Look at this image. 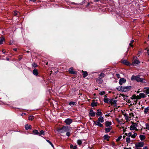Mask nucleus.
Wrapping results in <instances>:
<instances>
[{"instance_id": "obj_40", "label": "nucleus", "mask_w": 149, "mask_h": 149, "mask_svg": "<svg viewBox=\"0 0 149 149\" xmlns=\"http://www.w3.org/2000/svg\"><path fill=\"white\" fill-rule=\"evenodd\" d=\"M46 141L49 143V144L52 146V147L54 148L53 145L49 140H47Z\"/></svg>"}, {"instance_id": "obj_37", "label": "nucleus", "mask_w": 149, "mask_h": 149, "mask_svg": "<svg viewBox=\"0 0 149 149\" xmlns=\"http://www.w3.org/2000/svg\"><path fill=\"white\" fill-rule=\"evenodd\" d=\"M137 135V133H134V134L132 135V136H131V137L133 138H134Z\"/></svg>"}, {"instance_id": "obj_29", "label": "nucleus", "mask_w": 149, "mask_h": 149, "mask_svg": "<svg viewBox=\"0 0 149 149\" xmlns=\"http://www.w3.org/2000/svg\"><path fill=\"white\" fill-rule=\"evenodd\" d=\"M42 135H44V132L43 130H41L40 132H39V135L41 136Z\"/></svg>"}, {"instance_id": "obj_6", "label": "nucleus", "mask_w": 149, "mask_h": 149, "mask_svg": "<svg viewBox=\"0 0 149 149\" xmlns=\"http://www.w3.org/2000/svg\"><path fill=\"white\" fill-rule=\"evenodd\" d=\"M64 122L67 125H69L72 123V120L71 119L67 118L65 120Z\"/></svg>"}, {"instance_id": "obj_11", "label": "nucleus", "mask_w": 149, "mask_h": 149, "mask_svg": "<svg viewBox=\"0 0 149 149\" xmlns=\"http://www.w3.org/2000/svg\"><path fill=\"white\" fill-rule=\"evenodd\" d=\"M110 99H109L106 97V96L104 98L103 100L104 102L107 103H109L110 102Z\"/></svg>"}, {"instance_id": "obj_3", "label": "nucleus", "mask_w": 149, "mask_h": 149, "mask_svg": "<svg viewBox=\"0 0 149 149\" xmlns=\"http://www.w3.org/2000/svg\"><path fill=\"white\" fill-rule=\"evenodd\" d=\"M104 121V118L102 116H100L98 118L97 121H94V124L100 127H102L103 125L101 123H103Z\"/></svg>"}, {"instance_id": "obj_35", "label": "nucleus", "mask_w": 149, "mask_h": 149, "mask_svg": "<svg viewBox=\"0 0 149 149\" xmlns=\"http://www.w3.org/2000/svg\"><path fill=\"white\" fill-rule=\"evenodd\" d=\"M82 143V141L81 140H78L77 141V144L79 145H81V144Z\"/></svg>"}, {"instance_id": "obj_36", "label": "nucleus", "mask_w": 149, "mask_h": 149, "mask_svg": "<svg viewBox=\"0 0 149 149\" xmlns=\"http://www.w3.org/2000/svg\"><path fill=\"white\" fill-rule=\"evenodd\" d=\"M109 136L108 135H105L104 136V138L105 139L107 140L109 138Z\"/></svg>"}, {"instance_id": "obj_47", "label": "nucleus", "mask_w": 149, "mask_h": 149, "mask_svg": "<svg viewBox=\"0 0 149 149\" xmlns=\"http://www.w3.org/2000/svg\"><path fill=\"white\" fill-rule=\"evenodd\" d=\"M141 98L140 97L139 95H137L136 96V99L139 100V99H140Z\"/></svg>"}, {"instance_id": "obj_57", "label": "nucleus", "mask_w": 149, "mask_h": 149, "mask_svg": "<svg viewBox=\"0 0 149 149\" xmlns=\"http://www.w3.org/2000/svg\"><path fill=\"white\" fill-rule=\"evenodd\" d=\"M131 102V101H130V100H128V103H130V102Z\"/></svg>"}, {"instance_id": "obj_60", "label": "nucleus", "mask_w": 149, "mask_h": 149, "mask_svg": "<svg viewBox=\"0 0 149 149\" xmlns=\"http://www.w3.org/2000/svg\"><path fill=\"white\" fill-rule=\"evenodd\" d=\"M26 52H27V53H29V51H26Z\"/></svg>"}, {"instance_id": "obj_26", "label": "nucleus", "mask_w": 149, "mask_h": 149, "mask_svg": "<svg viewBox=\"0 0 149 149\" xmlns=\"http://www.w3.org/2000/svg\"><path fill=\"white\" fill-rule=\"evenodd\" d=\"M97 103L96 102H93L91 104V106L92 107H94L97 106Z\"/></svg>"}, {"instance_id": "obj_39", "label": "nucleus", "mask_w": 149, "mask_h": 149, "mask_svg": "<svg viewBox=\"0 0 149 149\" xmlns=\"http://www.w3.org/2000/svg\"><path fill=\"white\" fill-rule=\"evenodd\" d=\"M124 116L125 117V118L126 120H127L128 119V115L126 113L123 114Z\"/></svg>"}, {"instance_id": "obj_12", "label": "nucleus", "mask_w": 149, "mask_h": 149, "mask_svg": "<svg viewBox=\"0 0 149 149\" xmlns=\"http://www.w3.org/2000/svg\"><path fill=\"white\" fill-rule=\"evenodd\" d=\"M97 82L99 84H101L103 81V79L100 77H99L97 79Z\"/></svg>"}, {"instance_id": "obj_34", "label": "nucleus", "mask_w": 149, "mask_h": 149, "mask_svg": "<svg viewBox=\"0 0 149 149\" xmlns=\"http://www.w3.org/2000/svg\"><path fill=\"white\" fill-rule=\"evenodd\" d=\"M126 142L128 143H130V139L129 137H127L126 138Z\"/></svg>"}, {"instance_id": "obj_18", "label": "nucleus", "mask_w": 149, "mask_h": 149, "mask_svg": "<svg viewBox=\"0 0 149 149\" xmlns=\"http://www.w3.org/2000/svg\"><path fill=\"white\" fill-rule=\"evenodd\" d=\"M33 74L35 75H37L38 74V70L36 69H34L33 71Z\"/></svg>"}, {"instance_id": "obj_55", "label": "nucleus", "mask_w": 149, "mask_h": 149, "mask_svg": "<svg viewBox=\"0 0 149 149\" xmlns=\"http://www.w3.org/2000/svg\"><path fill=\"white\" fill-rule=\"evenodd\" d=\"M123 149H131V148H124Z\"/></svg>"}, {"instance_id": "obj_27", "label": "nucleus", "mask_w": 149, "mask_h": 149, "mask_svg": "<svg viewBox=\"0 0 149 149\" xmlns=\"http://www.w3.org/2000/svg\"><path fill=\"white\" fill-rule=\"evenodd\" d=\"M4 40V38L3 37L0 38V44H2Z\"/></svg>"}, {"instance_id": "obj_45", "label": "nucleus", "mask_w": 149, "mask_h": 149, "mask_svg": "<svg viewBox=\"0 0 149 149\" xmlns=\"http://www.w3.org/2000/svg\"><path fill=\"white\" fill-rule=\"evenodd\" d=\"M32 66L33 67H34V68L37 67V65L36 63H34L32 64Z\"/></svg>"}, {"instance_id": "obj_38", "label": "nucleus", "mask_w": 149, "mask_h": 149, "mask_svg": "<svg viewBox=\"0 0 149 149\" xmlns=\"http://www.w3.org/2000/svg\"><path fill=\"white\" fill-rule=\"evenodd\" d=\"M105 94V92L104 91H102L101 92H100L99 93V94L100 95H104Z\"/></svg>"}, {"instance_id": "obj_25", "label": "nucleus", "mask_w": 149, "mask_h": 149, "mask_svg": "<svg viewBox=\"0 0 149 149\" xmlns=\"http://www.w3.org/2000/svg\"><path fill=\"white\" fill-rule=\"evenodd\" d=\"M122 63H123V64H124L127 65H129V63L126 60H123V62H122Z\"/></svg>"}, {"instance_id": "obj_53", "label": "nucleus", "mask_w": 149, "mask_h": 149, "mask_svg": "<svg viewBox=\"0 0 149 149\" xmlns=\"http://www.w3.org/2000/svg\"><path fill=\"white\" fill-rule=\"evenodd\" d=\"M14 15H17V13L16 12L14 11Z\"/></svg>"}, {"instance_id": "obj_17", "label": "nucleus", "mask_w": 149, "mask_h": 149, "mask_svg": "<svg viewBox=\"0 0 149 149\" xmlns=\"http://www.w3.org/2000/svg\"><path fill=\"white\" fill-rule=\"evenodd\" d=\"M25 128L26 130H27L29 129H31V125H29L27 124L25 125Z\"/></svg>"}, {"instance_id": "obj_58", "label": "nucleus", "mask_w": 149, "mask_h": 149, "mask_svg": "<svg viewBox=\"0 0 149 149\" xmlns=\"http://www.w3.org/2000/svg\"><path fill=\"white\" fill-rule=\"evenodd\" d=\"M6 59H7V60H8V61H9V58H6Z\"/></svg>"}, {"instance_id": "obj_49", "label": "nucleus", "mask_w": 149, "mask_h": 149, "mask_svg": "<svg viewBox=\"0 0 149 149\" xmlns=\"http://www.w3.org/2000/svg\"><path fill=\"white\" fill-rule=\"evenodd\" d=\"M131 136H132V134L131 132H129L127 134V136L129 137H131Z\"/></svg>"}, {"instance_id": "obj_24", "label": "nucleus", "mask_w": 149, "mask_h": 149, "mask_svg": "<svg viewBox=\"0 0 149 149\" xmlns=\"http://www.w3.org/2000/svg\"><path fill=\"white\" fill-rule=\"evenodd\" d=\"M76 103L74 102H70L69 103V105L72 106V105H76Z\"/></svg>"}, {"instance_id": "obj_23", "label": "nucleus", "mask_w": 149, "mask_h": 149, "mask_svg": "<svg viewBox=\"0 0 149 149\" xmlns=\"http://www.w3.org/2000/svg\"><path fill=\"white\" fill-rule=\"evenodd\" d=\"M105 76V74L104 73L102 72L99 75V77H100L101 78L104 77Z\"/></svg>"}, {"instance_id": "obj_42", "label": "nucleus", "mask_w": 149, "mask_h": 149, "mask_svg": "<svg viewBox=\"0 0 149 149\" xmlns=\"http://www.w3.org/2000/svg\"><path fill=\"white\" fill-rule=\"evenodd\" d=\"M33 118V116H29V120H32Z\"/></svg>"}, {"instance_id": "obj_9", "label": "nucleus", "mask_w": 149, "mask_h": 149, "mask_svg": "<svg viewBox=\"0 0 149 149\" xmlns=\"http://www.w3.org/2000/svg\"><path fill=\"white\" fill-rule=\"evenodd\" d=\"M89 114L91 116L94 117L95 115V112L94 111L93 109H91L89 111Z\"/></svg>"}, {"instance_id": "obj_20", "label": "nucleus", "mask_w": 149, "mask_h": 149, "mask_svg": "<svg viewBox=\"0 0 149 149\" xmlns=\"http://www.w3.org/2000/svg\"><path fill=\"white\" fill-rule=\"evenodd\" d=\"M139 137L141 141L143 140L145 138V137L144 135H140Z\"/></svg>"}, {"instance_id": "obj_62", "label": "nucleus", "mask_w": 149, "mask_h": 149, "mask_svg": "<svg viewBox=\"0 0 149 149\" xmlns=\"http://www.w3.org/2000/svg\"><path fill=\"white\" fill-rule=\"evenodd\" d=\"M139 91H137V93H139Z\"/></svg>"}, {"instance_id": "obj_32", "label": "nucleus", "mask_w": 149, "mask_h": 149, "mask_svg": "<svg viewBox=\"0 0 149 149\" xmlns=\"http://www.w3.org/2000/svg\"><path fill=\"white\" fill-rule=\"evenodd\" d=\"M134 65L135 64H138L140 63L139 61L136 60H135L134 61Z\"/></svg>"}, {"instance_id": "obj_64", "label": "nucleus", "mask_w": 149, "mask_h": 149, "mask_svg": "<svg viewBox=\"0 0 149 149\" xmlns=\"http://www.w3.org/2000/svg\"><path fill=\"white\" fill-rule=\"evenodd\" d=\"M125 135H127V133H125Z\"/></svg>"}, {"instance_id": "obj_52", "label": "nucleus", "mask_w": 149, "mask_h": 149, "mask_svg": "<svg viewBox=\"0 0 149 149\" xmlns=\"http://www.w3.org/2000/svg\"><path fill=\"white\" fill-rule=\"evenodd\" d=\"M143 149H148V148L147 146L144 147L143 148Z\"/></svg>"}, {"instance_id": "obj_30", "label": "nucleus", "mask_w": 149, "mask_h": 149, "mask_svg": "<svg viewBox=\"0 0 149 149\" xmlns=\"http://www.w3.org/2000/svg\"><path fill=\"white\" fill-rule=\"evenodd\" d=\"M138 102V100H134V101H132V103H131L130 104V105H132V104H135Z\"/></svg>"}, {"instance_id": "obj_48", "label": "nucleus", "mask_w": 149, "mask_h": 149, "mask_svg": "<svg viewBox=\"0 0 149 149\" xmlns=\"http://www.w3.org/2000/svg\"><path fill=\"white\" fill-rule=\"evenodd\" d=\"M132 99H136V96L135 95H133L132 96Z\"/></svg>"}, {"instance_id": "obj_2", "label": "nucleus", "mask_w": 149, "mask_h": 149, "mask_svg": "<svg viewBox=\"0 0 149 149\" xmlns=\"http://www.w3.org/2000/svg\"><path fill=\"white\" fill-rule=\"evenodd\" d=\"M140 77L141 76L139 75H138L137 76L133 75L131 78V80H136L138 82H141L144 83H146V82L144 79L143 78H141Z\"/></svg>"}, {"instance_id": "obj_51", "label": "nucleus", "mask_w": 149, "mask_h": 149, "mask_svg": "<svg viewBox=\"0 0 149 149\" xmlns=\"http://www.w3.org/2000/svg\"><path fill=\"white\" fill-rule=\"evenodd\" d=\"M135 149H141L140 147H138L137 146H135Z\"/></svg>"}, {"instance_id": "obj_43", "label": "nucleus", "mask_w": 149, "mask_h": 149, "mask_svg": "<svg viewBox=\"0 0 149 149\" xmlns=\"http://www.w3.org/2000/svg\"><path fill=\"white\" fill-rule=\"evenodd\" d=\"M146 129L149 130V124L148 123H146Z\"/></svg>"}, {"instance_id": "obj_56", "label": "nucleus", "mask_w": 149, "mask_h": 149, "mask_svg": "<svg viewBox=\"0 0 149 149\" xmlns=\"http://www.w3.org/2000/svg\"><path fill=\"white\" fill-rule=\"evenodd\" d=\"M13 50H14V51H17V49H16V48H14V49H13Z\"/></svg>"}, {"instance_id": "obj_31", "label": "nucleus", "mask_w": 149, "mask_h": 149, "mask_svg": "<svg viewBox=\"0 0 149 149\" xmlns=\"http://www.w3.org/2000/svg\"><path fill=\"white\" fill-rule=\"evenodd\" d=\"M33 132L36 134H37L39 135V132H38V131L37 130H34L33 131Z\"/></svg>"}, {"instance_id": "obj_19", "label": "nucleus", "mask_w": 149, "mask_h": 149, "mask_svg": "<svg viewBox=\"0 0 149 149\" xmlns=\"http://www.w3.org/2000/svg\"><path fill=\"white\" fill-rule=\"evenodd\" d=\"M139 95L141 98H144L146 96V95L144 93H140Z\"/></svg>"}, {"instance_id": "obj_5", "label": "nucleus", "mask_w": 149, "mask_h": 149, "mask_svg": "<svg viewBox=\"0 0 149 149\" xmlns=\"http://www.w3.org/2000/svg\"><path fill=\"white\" fill-rule=\"evenodd\" d=\"M122 90V91L124 92H126L128 91L131 88V86H122V87H121Z\"/></svg>"}, {"instance_id": "obj_46", "label": "nucleus", "mask_w": 149, "mask_h": 149, "mask_svg": "<svg viewBox=\"0 0 149 149\" xmlns=\"http://www.w3.org/2000/svg\"><path fill=\"white\" fill-rule=\"evenodd\" d=\"M122 136H119L118 138L116 139V141H120V139H121V138H122Z\"/></svg>"}, {"instance_id": "obj_54", "label": "nucleus", "mask_w": 149, "mask_h": 149, "mask_svg": "<svg viewBox=\"0 0 149 149\" xmlns=\"http://www.w3.org/2000/svg\"><path fill=\"white\" fill-rule=\"evenodd\" d=\"M30 1L35 2L36 1V0H29Z\"/></svg>"}, {"instance_id": "obj_13", "label": "nucleus", "mask_w": 149, "mask_h": 149, "mask_svg": "<svg viewBox=\"0 0 149 149\" xmlns=\"http://www.w3.org/2000/svg\"><path fill=\"white\" fill-rule=\"evenodd\" d=\"M146 90L144 91V92L146 93V95H149V87H145L144 88Z\"/></svg>"}, {"instance_id": "obj_61", "label": "nucleus", "mask_w": 149, "mask_h": 149, "mask_svg": "<svg viewBox=\"0 0 149 149\" xmlns=\"http://www.w3.org/2000/svg\"><path fill=\"white\" fill-rule=\"evenodd\" d=\"M139 105H140V102H139Z\"/></svg>"}, {"instance_id": "obj_63", "label": "nucleus", "mask_w": 149, "mask_h": 149, "mask_svg": "<svg viewBox=\"0 0 149 149\" xmlns=\"http://www.w3.org/2000/svg\"><path fill=\"white\" fill-rule=\"evenodd\" d=\"M4 49H2V52H4Z\"/></svg>"}, {"instance_id": "obj_59", "label": "nucleus", "mask_w": 149, "mask_h": 149, "mask_svg": "<svg viewBox=\"0 0 149 149\" xmlns=\"http://www.w3.org/2000/svg\"><path fill=\"white\" fill-rule=\"evenodd\" d=\"M117 120L118 121H119V119L118 118H117Z\"/></svg>"}, {"instance_id": "obj_8", "label": "nucleus", "mask_w": 149, "mask_h": 149, "mask_svg": "<svg viewBox=\"0 0 149 149\" xmlns=\"http://www.w3.org/2000/svg\"><path fill=\"white\" fill-rule=\"evenodd\" d=\"M126 82V80L124 78L120 79L119 80V84L120 85H122Z\"/></svg>"}, {"instance_id": "obj_4", "label": "nucleus", "mask_w": 149, "mask_h": 149, "mask_svg": "<svg viewBox=\"0 0 149 149\" xmlns=\"http://www.w3.org/2000/svg\"><path fill=\"white\" fill-rule=\"evenodd\" d=\"M138 125V123H134L131 125L130 127V130H138L136 129V126Z\"/></svg>"}, {"instance_id": "obj_7", "label": "nucleus", "mask_w": 149, "mask_h": 149, "mask_svg": "<svg viewBox=\"0 0 149 149\" xmlns=\"http://www.w3.org/2000/svg\"><path fill=\"white\" fill-rule=\"evenodd\" d=\"M144 143L143 142L141 141L140 142L138 143L135 144V146L138 147H142L143 146Z\"/></svg>"}, {"instance_id": "obj_44", "label": "nucleus", "mask_w": 149, "mask_h": 149, "mask_svg": "<svg viewBox=\"0 0 149 149\" xmlns=\"http://www.w3.org/2000/svg\"><path fill=\"white\" fill-rule=\"evenodd\" d=\"M121 87H122V86H119V87H118V88H117V89L119 91H122V88H121Z\"/></svg>"}, {"instance_id": "obj_33", "label": "nucleus", "mask_w": 149, "mask_h": 149, "mask_svg": "<svg viewBox=\"0 0 149 149\" xmlns=\"http://www.w3.org/2000/svg\"><path fill=\"white\" fill-rule=\"evenodd\" d=\"M70 148L71 149H77V146H73L72 145H71L70 146Z\"/></svg>"}, {"instance_id": "obj_50", "label": "nucleus", "mask_w": 149, "mask_h": 149, "mask_svg": "<svg viewBox=\"0 0 149 149\" xmlns=\"http://www.w3.org/2000/svg\"><path fill=\"white\" fill-rule=\"evenodd\" d=\"M116 75L117 77L118 78H119L120 77V75L119 74H116Z\"/></svg>"}, {"instance_id": "obj_28", "label": "nucleus", "mask_w": 149, "mask_h": 149, "mask_svg": "<svg viewBox=\"0 0 149 149\" xmlns=\"http://www.w3.org/2000/svg\"><path fill=\"white\" fill-rule=\"evenodd\" d=\"M149 110V107H148L147 108H145L144 110V113H146Z\"/></svg>"}, {"instance_id": "obj_21", "label": "nucleus", "mask_w": 149, "mask_h": 149, "mask_svg": "<svg viewBox=\"0 0 149 149\" xmlns=\"http://www.w3.org/2000/svg\"><path fill=\"white\" fill-rule=\"evenodd\" d=\"M111 122L108 121H107L106 122V127H108L111 125Z\"/></svg>"}, {"instance_id": "obj_41", "label": "nucleus", "mask_w": 149, "mask_h": 149, "mask_svg": "<svg viewBox=\"0 0 149 149\" xmlns=\"http://www.w3.org/2000/svg\"><path fill=\"white\" fill-rule=\"evenodd\" d=\"M134 40H132L131 41V42H130V44H129L130 45V46H131V47H133V45H132V44L134 42Z\"/></svg>"}, {"instance_id": "obj_15", "label": "nucleus", "mask_w": 149, "mask_h": 149, "mask_svg": "<svg viewBox=\"0 0 149 149\" xmlns=\"http://www.w3.org/2000/svg\"><path fill=\"white\" fill-rule=\"evenodd\" d=\"M82 73L83 74V77L85 78L88 75V72L86 71H84L83 70L82 71Z\"/></svg>"}, {"instance_id": "obj_16", "label": "nucleus", "mask_w": 149, "mask_h": 149, "mask_svg": "<svg viewBox=\"0 0 149 149\" xmlns=\"http://www.w3.org/2000/svg\"><path fill=\"white\" fill-rule=\"evenodd\" d=\"M69 71L70 73L72 74H75L76 73L73 70L72 68H70L69 70Z\"/></svg>"}, {"instance_id": "obj_22", "label": "nucleus", "mask_w": 149, "mask_h": 149, "mask_svg": "<svg viewBox=\"0 0 149 149\" xmlns=\"http://www.w3.org/2000/svg\"><path fill=\"white\" fill-rule=\"evenodd\" d=\"M111 129V128L110 127L108 128H106L105 129L106 132L107 133L109 132Z\"/></svg>"}, {"instance_id": "obj_1", "label": "nucleus", "mask_w": 149, "mask_h": 149, "mask_svg": "<svg viewBox=\"0 0 149 149\" xmlns=\"http://www.w3.org/2000/svg\"><path fill=\"white\" fill-rule=\"evenodd\" d=\"M58 132L63 133L65 132L66 135L69 137L70 135V128L67 126H64L58 130Z\"/></svg>"}, {"instance_id": "obj_10", "label": "nucleus", "mask_w": 149, "mask_h": 149, "mask_svg": "<svg viewBox=\"0 0 149 149\" xmlns=\"http://www.w3.org/2000/svg\"><path fill=\"white\" fill-rule=\"evenodd\" d=\"M116 102L117 101L114 99H110L109 103L112 105L113 104H116Z\"/></svg>"}, {"instance_id": "obj_14", "label": "nucleus", "mask_w": 149, "mask_h": 149, "mask_svg": "<svg viewBox=\"0 0 149 149\" xmlns=\"http://www.w3.org/2000/svg\"><path fill=\"white\" fill-rule=\"evenodd\" d=\"M97 112L96 113V115L97 116H99L102 115V113L101 111L99 109H98L97 111Z\"/></svg>"}]
</instances>
